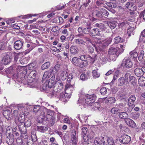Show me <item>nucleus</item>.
<instances>
[{"mask_svg":"<svg viewBox=\"0 0 145 145\" xmlns=\"http://www.w3.org/2000/svg\"><path fill=\"white\" fill-rule=\"evenodd\" d=\"M40 115L43 116V118L46 121L50 122L52 125L54 124L55 117L52 111L43 106L40 107Z\"/></svg>","mask_w":145,"mask_h":145,"instance_id":"1","label":"nucleus"},{"mask_svg":"<svg viewBox=\"0 0 145 145\" xmlns=\"http://www.w3.org/2000/svg\"><path fill=\"white\" fill-rule=\"evenodd\" d=\"M20 118H19L18 127L20 130L21 132H23L24 130H26V127H28L31 125V122L30 120L29 119H25V122H23V120L22 121L20 120Z\"/></svg>","mask_w":145,"mask_h":145,"instance_id":"2","label":"nucleus"},{"mask_svg":"<svg viewBox=\"0 0 145 145\" xmlns=\"http://www.w3.org/2000/svg\"><path fill=\"white\" fill-rule=\"evenodd\" d=\"M86 97L85 103L87 104L90 105L95 102L96 99V96L95 94H87L86 95Z\"/></svg>","mask_w":145,"mask_h":145,"instance_id":"3","label":"nucleus"},{"mask_svg":"<svg viewBox=\"0 0 145 145\" xmlns=\"http://www.w3.org/2000/svg\"><path fill=\"white\" fill-rule=\"evenodd\" d=\"M58 82H57L56 84H55L54 87L53 88V90L54 92V95L55 93H57L59 92L62 89L63 87V84L61 82L60 80V78H58Z\"/></svg>","mask_w":145,"mask_h":145,"instance_id":"4","label":"nucleus"},{"mask_svg":"<svg viewBox=\"0 0 145 145\" xmlns=\"http://www.w3.org/2000/svg\"><path fill=\"white\" fill-rule=\"evenodd\" d=\"M27 106V105L23 104H19L17 105L18 110L20 112L19 116L20 118H22V115H27L28 114V112L25 113L26 111H24L25 107Z\"/></svg>","mask_w":145,"mask_h":145,"instance_id":"5","label":"nucleus"},{"mask_svg":"<svg viewBox=\"0 0 145 145\" xmlns=\"http://www.w3.org/2000/svg\"><path fill=\"white\" fill-rule=\"evenodd\" d=\"M133 64L132 61L128 58L125 57L123 60L121 66L126 68H129L132 67Z\"/></svg>","mask_w":145,"mask_h":145,"instance_id":"6","label":"nucleus"},{"mask_svg":"<svg viewBox=\"0 0 145 145\" xmlns=\"http://www.w3.org/2000/svg\"><path fill=\"white\" fill-rule=\"evenodd\" d=\"M131 140V137L126 135H121L119 139L120 142L124 144H128L130 142Z\"/></svg>","mask_w":145,"mask_h":145,"instance_id":"7","label":"nucleus"},{"mask_svg":"<svg viewBox=\"0 0 145 145\" xmlns=\"http://www.w3.org/2000/svg\"><path fill=\"white\" fill-rule=\"evenodd\" d=\"M74 90V87L70 84H67L65 85V92L69 97L71 96V93Z\"/></svg>","mask_w":145,"mask_h":145,"instance_id":"8","label":"nucleus"},{"mask_svg":"<svg viewBox=\"0 0 145 145\" xmlns=\"http://www.w3.org/2000/svg\"><path fill=\"white\" fill-rule=\"evenodd\" d=\"M71 140L72 145H76L78 141V135H76V131L74 129L72 130L71 135Z\"/></svg>","mask_w":145,"mask_h":145,"instance_id":"9","label":"nucleus"},{"mask_svg":"<svg viewBox=\"0 0 145 145\" xmlns=\"http://www.w3.org/2000/svg\"><path fill=\"white\" fill-rule=\"evenodd\" d=\"M3 57L2 63L5 65L8 64L11 61V59L10 56L7 54L5 53L3 54Z\"/></svg>","mask_w":145,"mask_h":145,"instance_id":"10","label":"nucleus"},{"mask_svg":"<svg viewBox=\"0 0 145 145\" xmlns=\"http://www.w3.org/2000/svg\"><path fill=\"white\" fill-rule=\"evenodd\" d=\"M124 77L125 80L127 84H128L130 82H133L135 78L134 76H131V74L129 73H126L125 74Z\"/></svg>","mask_w":145,"mask_h":145,"instance_id":"11","label":"nucleus"},{"mask_svg":"<svg viewBox=\"0 0 145 145\" xmlns=\"http://www.w3.org/2000/svg\"><path fill=\"white\" fill-rule=\"evenodd\" d=\"M136 100V97L135 95H132L130 96L128 100V105L131 109H133L135 106L134 103Z\"/></svg>","mask_w":145,"mask_h":145,"instance_id":"12","label":"nucleus"},{"mask_svg":"<svg viewBox=\"0 0 145 145\" xmlns=\"http://www.w3.org/2000/svg\"><path fill=\"white\" fill-rule=\"evenodd\" d=\"M125 121L127 125L131 127L134 128L136 126L135 123L131 119L126 118L125 119Z\"/></svg>","mask_w":145,"mask_h":145,"instance_id":"13","label":"nucleus"},{"mask_svg":"<svg viewBox=\"0 0 145 145\" xmlns=\"http://www.w3.org/2000/svg\"><path fill=\"white\" fill-rule=\"evenodd\" d=\"M54 75L52 76L50 79L48 81V82H49V86L50 87H52L54 86L56 84L57 82H58V80L57 79L59 78H56V79Z\"/></svg>","mask_w":145,"mask_h":145,"instance_id":"14","label":"nucleus"},{"mask_svg":"<svg viewBox=\"0 0 145 145\" xmlns=\"http://www.w3.org/2000/svg\"><path fill=\"white\" fill-rule=\"evenodd\" d=\"M23 46L22 42L20 40H17L15 41L14 43V47L17 50L21 49Z\"/></svg>","mask_w":145,"mask_h":145,"instance_id":"15","label":"nucleus"},{"mask_svg":"<svg viewBox=\"0 0 145 145\" xmlns=\"http://www.w3.org/2000/svg\"><path fill=\"white\" fill-rule=\"evenodd\" d=\"M7 137L6 138L7 143L9 145H12L13 143L14 140V137L13 135H7Z\"/></svg>","mask_w":145,"mask_h":145,"instance_id":"16","label":"nucleus"},{"mask_svg":"<svg viewBox=\"0 0 145 145\" xmlns=\"http://www.w3.org/2000/svg\"><path fill=\"white\" fill-rule=\"evenodd\" d=\"M101 31H100L98 29H92L90 32V34L92 36L97 35L102 37L103 36V34L100 33Z\"/></svg>","mask_w":145,"mask_h":145,"instance_id":"17","label":"nucleus"},{"mask_svg":"<svg viewBox=\"0 0 145 145\" xmlns=\"http://www.w3.org/2000/svg\"><path fill=\"white\" fill-rule=\"evenodd\" d=\"M79 50L77 47L74 45H72L70 48V52L72 54H76L78 52Z\"/></svg>","mask_w":145,"mask_h":145,"instance_id":"18","label":"nucleus"},{"mask_svg":"<svg viewBox=\"0 0 145 145\" xmlns=\"http://www.w3.org/2000/svg\"><path fill=\"white\" fill-rule=\"evenodd\" d=\"M125 7L127 8L131 9L133 10H137V7L133 3L128 2L125 5Z\"/></svg>","mask_w":145,"mask_h":145,"instance_id":"19","label":"nucleus"},{"mask_svg":"<svg viewBox=\"0 0 145 145\" xmlns=\"http://www.w3.org/2000/svg\"><path fill=\"white\" fill-rule=\"evenodd\" d=\"M51 72V71H48L44 72L42 77V81L43 82V81L46 80L49 78L51 75H53L52 74Z\"/></svg>","mask_w":145,"mask_h":145,"instance_id":"20","label":"nucleus"},{"mask_svg":"<svg viewBox=\"0 0 145 145\" xmlns=\"http://www.w3.org/2000/svg\"><path fill=\"white\" fill-rule=\"evenodd\" d=\"M3 116L7 119L9 120L12 117V115L10 110L4 111L3 112Z\"/></svg>","mask_w":145,"mask_h":145,"instance_id":"21","label":"nucleus"},{"mask_svg":"<svg viewBox=\"0 0 145 145\" xmlns=\"http://www.w3.org/2000/svg\"><path fill=\"white\" fill-rule=\"evenodd\" d=\"M68 73L67 71L65 70L62 71L60 74V77L63 80H64L67 77Z\"/></svg>","mask_w":145,"mask_h":145,"instance_id":"22","label":"nucleus"},{"mask_svg":"<svg viewBox=\"0 0 145 145\" xmlns=\"http://www.w3.org/2000/svg\"><path fill=\"white\" fill-rule=\"evenodd\" d=\"M37 75V72L36 70H32L30 72L29 77H28V80H29V78L30 77V76L33 78H31V80H30L29 81H28V82L31 83L34 80V79L35 78V77Z\"/></svg>","mask_w":145,"mask_h":145,"instance_id":"23","label":"nucleus"},{"mask_svg":"<svg viewBox=\"0 0 145 145\" xmlns=\"http://www.w3.org/2000/svg\"><path fill=\"white\" fill-rule=\"evenodd\" d=\"M118 47H111L109 48L108 51V53L110 55H114L118 51Z\"/></svg>","mask_w":145,"mask_h":145,"instance_id":"24","label":"nucleus"},{"mask_svg":"<svg viewBox=\"0 0 145 145\" xmlns=\"http://www.w3.org/2000/svg\"><path fill=\"white\" fill-rule=\"evenodd\" d=\"M134 72L135 75L138 77H140L143 75V72L140 68H137L134 70Z\"/></svg>","mask_w":145,"mask_h":145,"instance_id":"25","label":"nucleus"},{"mask_svg":"<svg viewBox=\"0 0 145 145\" xmlns=\"http://www.w3.org/2000/svg\"><path fill=\"white\" fill-rule=\"evenodd\" d=\"M91 108L94 110H98L100 107V105L98 102H94L90 105Z\"/></svg>","mask_w":145,"mask_h":145,"instance_id":"26","label":"nucleus"},{"mask_svg":"<svg viewBox=\"0 0 145 145\" xmlns=\"http://www.w3.org/2000/svg\"><path fill=\"white\" fill-rule=\"evenodd\" d=\"M138 83L139 85L141 86H145V77L144 76L140 78L138 80Z\"/></svg>","mask_w":145,"mask_h":145,"instance_id":"27","label":"nucleus"},{"mask_svg":"<svg viewBox=\"0 0 145 145\" xmlns=\"http://www.w3.org/2000/svg\"><path fill=\"white\" fill-rule=\"evenodd\" d=\"M107 24L111 29H114L116 26V24L114 21H107Z\"/></svg>","mask_w":145,"mask_h":145,"instance_id":"28","label":"nucleus"},{"mask_svg":"<svg viewBox=\"0 0 145 145\" xmlns=\"http://www.w3.org/2000/svg\"><path fill=\"white\" fill-rule=\"evenodd\" d=\"M36 132L35 130L33 131L31 133V138L33 142H35L37 141V138L36 136Z\"/></svg>","mask_w":145,"mask_h":145,"instance_id":"29","label":"nucleus"},{"mask_svg":"<svg viewBox=\"0 0 145 145\" xmlns=\"http://www.w3.org/2000/svg\"><path fill=\"white\" fill-rule=\"evenodd\" d=\"M60 67V65L59 64H57L55 65L52 71H51L52 74H53V75H55V74H56L59 71Z\"/></svg>","mask_w":145,"mask_h":145,"instance_id":"30","label":"nucleus"},{"mask_svg":"<svg viewBox=\"0 0 145 145\" xmlns=\"http://www.w3.org/2000/svg\"><path fill=\"white\" fill-rule=\"evenodd\" d=\"M108 60L107 55H102L100 57V62L103 64L106 63Z\"/></svg>","mask_w":145,"mask_h":145,"instance_id":"31","label":"nucleus"},{"mask_svg":"<svg viewBox=\"0 0 145 145\" xmlns=\"http://www.w3.org/2000/svg\"><path fill=\"white\" fill-rule=\"evenodd\" d=\"M117 140H114L112 137H109L108 138L107 142L108 145H115Z\"/></svg>","mask_w":145,"mask_h":145,"instance_id":"32","label":"nucleus"},{"mask_svg":"<svg viewBox=\"0 0 145 145\" xmlns=\"http://www.w3.org/2000/svg\"><path fill=\"white\" fill-rule=\"evenodd\" d=\"M95 25L96 27H97L100 28L103 31H106V28L104 24H96Z\"/></svg>","mask_w":145,"mask_h":145,"instance_id":"33","label":"nucleus"},{"mask_svg":"<svg viewBox=\"0 0 145 145\" xmlns=\"http://www.w3.org/2000/svg\"><path fill=\"white\" fill-rule=\"evenodd\" d=\"M134 27H129L127 29V34L129 37H130L132 35H133V31L134 30Z\"/></svg>","mask_w":145,"mask_h":145,"instance_id":"34","label":"nucleus"},{"mask_svg":"<svg viewBox=\"0 0 145 145\" xmlns=\"http://www.w3.org/2000/svg\"><path fill=\"white\" fill-rule=\"evenodd\" d=\"M125 82V81L124 77H121L119 78L118 82V85L119 86L124 85Z\"/></svg>","mask_w":145,"mask_h":145,"instance_id":"35","label":"nucleus"},{"mask_svg":"<svg viewBox=\"0 0 145 145\" xmlns=\"http://www.w3.org/2000/svg\"><path fill=\"white\" fill-rule=\"evenodd\" d=\"M116 101L115 98L113 97H110L108 98L106 100L105 102L106 103H109L112 104L115 103Z\"/></svg>","mask_w":145,"mask_h":145,"instance_id":"36","label":"nucleus"},{"mask_svg":"<svg viewBox=\"0 0 145 145\" xmlns=\"http://www.w3.org/2000/svg\"><path fill=\"white\" fill-rule=\"evenodd\" d=\"M119 117L120 118L125 119L128 117V114L125 112H121L119 113Z\"/></svg>","mask_w":145,"mask_h":145,"instance_id":"37","label":"nucleus"},{"mask_svg":"<svg viewBox=\"0 0 145 145\" xmlns=\"http://www.w3.org/2000/svg\"><path fill=\"white\" fill-rule=\"evenodd\" d=\"M103 45L101 43L99 44H97L96 46H94L95 47L96 50L97 52H99V51H101L104 49V46H103Z\"/></svg>","mask_w":145,"mask_h":145,"instance_id":"38","label":"nucleus"},{"mask_svg":"<svg viewBox=\"0 0 145 145\" xmlns=\"http://www.w3.org/2000/svg\"><path fill=\"white\" fill-rule=\"evenodd\" d=\"M92 73V76L93 79L98 78L100 76V74L96 70H93Z\"/></svg>","mask_w":145,"mask_h":145,"instance_id":"39","label":"nucleus"},{"mask_svg":"<svg viewBox=\"0 0 145 145\" xmlns=\"http://www.w3.org/2000/svg\"><path fill=\"white\" fill-rule=\"evenodd\" d=\"M140 116V114L138 113L134 112L131 113L130 115V117L134 119H137Z\"/></svg>","mask_w":145,"mask_h":145,"instance_id":"40","label":"nucleus"},{"mask_svg":"<svg viewBox=\"0 0 145 145\" xmlns=\"http://www.w3.org/2000/svg\"><path fill=\"white\" fill-rule=\"evenodd\" d=\"M87 64V62L86 61H82L80 60L77 66L80 67H83L86 66Z\"/></svg>","mask_w":145,"mask_h":145,"instance_id":"41","label":"nucleus"},{"mask_svg":"<svg viewBox=\"0 0 145 145\" xmlns=\"http://www.w3.org/2000/svg\"><path fill=\"white\" fill-rule=\"evenodd\" d=\"M114 42L115 43L117 44L119 43L122 42L123 41V39L120 37H118L115 38L114 40Z\"/></svg>","mask_w":145,"mask_h":145,"instance_id":"42","label":"nucleus"},{"mask_svg":"<svg viewBox=\"0 0 145 145\" xmlns=\"http://www.w3.org/2000/svg\"><path fill=\"white\" fill-rule=\"evenodd\" d=\"M131 57L135 59H136L138 56V53L135 51L133 50L131 51L129 53Z\"/></svg>","mask_w":145,"mask_h":145,"instance_id":"43","label":"nucleus"},{"mask_svg":"<svg viewBox=\"0 0 145 145\" xmlns=\"http://www.w3.org/2000/svg\"><path fill=\"white\" fill-rule=\"evenodd\" d=\"M79 59L76 57H74L72 59V62L75 65L78 66L79 63L80 62Z\"/></svg>","mask_w":145,"mask_h":145,"instance_id":"44","label":"nucleus"},{"mask_svg":"<svg viewBox=\"0 0 145 145\" xmlns=\"http://www.w3.org/2000/svg\"><path fill=\"white\" fill-rule=\"evenodd\" d=\"M49 82L48 80H46L44 84L43 88L44 90L48 88H51L52 87H50L49 86Z\"/></svg>","mask_w":145,"mask_h":145,"instance_id":"45","label":"nucleus"},{"mask_svg":"<svg viewBox=\"0 0 145 145\" xmlns=\"http://www.w3.org/2000/svg\"><path fill=\"white\" fill-rule=\"evenodd\" d=\"M50 63L49 62H46L43 64L41 67V68L42 70L48 69L50 67Z\"/></svg>","mask_w":145,"mask_h":145,"instance_id":"46","label":"nucleus"},{"mask_svg":"<svg viewBox=\"0 0 145 145\" xmlns=\"http://www.w3.org/2000/svg\"><path fill=\"white\" fill-rule=\"evenodd\" d=\"M58 98L59 100L63 101H65L66 100L65 95L63 92L60 94Z\"/></svg>","mask_w":145,"mask_h":145,"instance_id":"47","label":"nucleus"},{"mask_svg":"<svg viewBox=\"0 0 145 145\" xmlns=\"http://www.w3.org/2000/svg\"><path fill=\"white\" fill-rule=\"evenodd\" d=\"M13 132L11 135H13L14 137H17V138H18L20 136V133L16 131L15 128L13 129Z\"/></svg>","mask_w":145,"mask_h":145,"instance_id":"48","label":"nucleus"},{"mask_svg":"<svg viewBox=\"0 0 145 145\" xmlns=\"http://www.w3.org/2000/svg\"><path fill=\"white\" fill-rule=\"evenodd\" d=\"M100 11L102 14L106 16H108L109 14L108 12L105 9L103 8H101L100 9Z\"/></svg>","mask_w":145,"mask_h":145,"instance_id":"49","label":"nucleus"},{"mask_svg":"<svg viewBox=\"0 0 145 145\" xmlns=\"http://www.w3.org/2000/svg\"><path fill=\"white\" fill-rule=\"evenodd\" d=\"M13 131V129H12V128L10 127H8L6 128V135L7 136L11 135V131Z\"/></svg>","mask_w":145,"mask_h":145,"instance_id":"50","label":"nucleus"},{"mask_svg":"<svg viewBox=\"0 0 145 145\" xmlns=\"http://www.w3.org/2000/svg\"><path fill=\"white\" fill-rule=\"evenodd\" d=\"M144 54V50L140 51V54L138 57V59L139 61H141L142 59Z\"/></svg>","mask_w":145,"mask_h":145,"instance_id":"51","label":"nucleus"},{"mask_svg":"<svg viewBox=\"0 0 145 145\" xmlns=\"http://www.w3.org/2000/svg\"><path fill=\"white\" fill-rule=\"evenodd\" d=\"M110 112L113 114H116L118 113V109L116 107L113 108L111 109Z\"/></svg>","mask_w":145,"mask_h":145,"instance_id":"52","label":"nucleus"},{"mask_svg":"<svg viewBox=\"0 0 145 145\" xmlns=\"http://www.w3.org/2000/svg\"><path fill=\"white\" fill-rule=\"evenodd\" d=\"M100 92L102 95H105L107 93V89L105 88H103L100 90Z\"/></svg>","mask_w":145,"mask_h":145,"instance_id":"53","label":"nucleus"},{"mask_svg":"<svg viewBox=\"0 0 145 145\" xmlns=\"http://www.w3.org/2000/svg\"><path fill=\"white\" fill-rule=\"evenodd\" d=\"M80 78L81 80L83 81H85L87 80L88 78L86 76L85 74L84 73H82L81 74L80 76Z\"/></svg>","mask_w":145,"mask_h":145,"instance_id":"54","label":"nucleus"},{"mask_svg":"<svg viewBox=\"0 0 145 145\" xmlns=\"http://www.w3.org/2000/svg\"><path fill=\"white\" fill-rule=\"evenodd\" d=\"M40 107L39 105H36L34 106L33 111L35 112H38L39 110H40Z\"/></svg>","mask_w":145,"mask_h":145,"instance_id":"55","label":"nucleus"},{"mask_svg":"<svg viewBox=\"0 0 145 145\" xmlns=\"http://www.w3.org/2000/svg\"><path fill=\"white\" fill-rule=\"evenodd\" d=\"M82 134H87L88 128L87 127H84L82 128Z\"/></svg>","mask_w":145,"mask_h":145,"instance_id":"56","label":"nucleus"},{"mask_svg":"<svg viewBox=\"0 0 145 145\" xmlns=\"http://www.w3.org/2000/svg\"><path fill=\"white\" fill-rule=\"evenodd\" d=\"M90 29V27L85 28L83 29L82 32L84 34H88L89 33Z\"/></svg>","mask_w":145,"mask_h":145,"instance_id":"57","label":"nucleus"},{"mask_svg":"<svg viewBox=\"0 0 145 145\" xmlns=\"http://www.w3.org/2000/svg\"><path fill=\"white\" fill-rule=\"evenodd\" d=\"M75 42L76 43L78 44H82L83 43V41L82 40L80 39H76L75 40Z\"/></svg>","mask_w":145,"mask_h":145,"instance_id":"58","label":"nucleus"},{"mask_svg":"<svg viewBox=\"0 0 145 145\" xmlns=\"http://www.w3.org/2000/svg\"><path fill=\"white\" fill-rule=\"evenodd\" d=\"M100 141V139L99 137H96L94 141L95 145L99 144Z\"/></svg>","mask_w":145,"mask_h":145,"instance_id":"59","label":"nucleus"},{"mask_svg":"<svg viewBox=\"0 0 145 145\" xmlns=\"http://www.w3.org/2000/svg\"><path fill=\"white\" fill-rule=\"evenodd\" d=\"M60 29L58 26H55L53 27L52 29V31L53 32H56L60 30Z\"/></svg>","mask_w":145,"mask_h":145,"instance_id":"60","label":"nucleus"},{"mask_svg":"<svg viewBox=\"0 0 145 145\" xmlns=\"http://www.w3.org/2000/svg\"><path fill=\"white\" fill-rule=\"evenodd\" d=\"M16 142L18 145H22L23 144V142L22 139L18 138H17Z\"/></svg>","mask_w":145,"mask_h":145,"instance_id":"61","label":"nucleus"},{"mask_svg":"<svg viewBox=\"0 0 145 145\" xmlns=\"http://www.w3.org/2000/svg\"><path fill=\"white\" fill-rule=\"evenodd\" d=\"M27 145H33V142L32 140H30L29 138H27L26 142Z\"/></svg>","mask_w":145,"mask_h":145,"instance_id":"62","label":"nucleus"},{"mask_svg":"<svg viewBox=\"0 0 145 145\" xmlns=\"http://www.w3.org/2000/svg\"><path fill=\"white\" fill-rule=\"evenodd\" d=\"M48 142L46 140H43L40 142L39 145H47Z\"/></svg>","mask_w":145,"mask_h":145,"instance_id":"63","label":"nucleus"},{"mask_svg":"<svg viewBox=\"0 0 145 145\" xmlns=\"http://www.w3.org/2000/svg\"><path fill=\"white\" fill-rule=\"evenodd\" d=\"M141 18H142L144 20H145V10L142 12L140 13Z\"/></svg>","mask_w":145,"mask_h":145,"instance_id":"64","label":"nucleus"}]
</instances>
